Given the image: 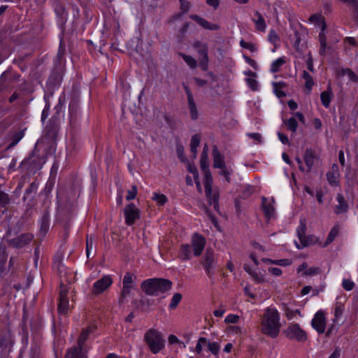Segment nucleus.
Wrapping results in <instances>:
<instances>
[{"instance_id":"obj_16","label":"nucleus","mask_w":358,"mask_h":358,"mask_svg":"<svg viewBox=\"0 0 358 358\" xmlns=\"http://www.w3.org/2000/svg\"><path fill=\"white\" fill-rule=\"evenodd\" d=\"M59 314L65 315L69 310L68 292L66 289H61L57 308Z\"/></svg>"},{"instance_id":"obj_44","label":"nucleus","mask_w":358,"mask_h":358,"mask_svg":"<svg viewBox=\"0 0 358 358\" xmlns=\"http://www.w3.org/2000/svg\"><path fill=\"white\" fill-rule=\"evenodd\" d=\"M136 278V276L129 272H127L125 273L123 281H122V285H128L130 287H134V279Z\"/></svg>"},{"instance_id":"obj_52","label":"nucleus","mask_w":358,"mask_h":358,"mask_svg":"<svg viewBox=\"0 0 358 358\" xmlns=\"http://www.w3.org/2000/svg\"><path fill=\"white\" fill-rule=\"evenodd\" d=\"M208 348L213 354H217L220 346L217 342L208 343Z\"/></svg>"},{"instance_id":"obj_56","label":"nucleus","mask_w":358,"mask_h":358,"mask_svg":"<svg viewBox=\"0 0 358 358\" xmlns=\"http://www.w3.org/2000/svg\"><path fill=\"white\" fill-rule=\"evenodd\" d=\"M243 57L245 62L247 64H248L250 66H252L254 69L257 70L258 69V64L255 59L249 57L248 56H247L245 55H243Z\"/></svg>"},{"instance_id":"obj_17","label":"nucleus","mask_w":358,"mask_h":358,"mask_svg":"<svg viewBox=\"0 0 358 358\" xmlns=\"http://www.w3.org/2000/svg\"><path fill=\"white\" fill-rule=\"evenodd\" d=\"M190 18L196 21L201 27L205 29L216 31L220 28L219 24L210 23L197 15H191Z\"/></svg>"},{"instance_id":"obj_41","label":"nucleus","mask_w":358,"mask_h":358,"mask_svg":"<svg viewBox=\"0 0 358 358\" xmlns=\"http://www.w3.org/2000/svg\"><path fill=\"white\" fill-rule=\"evenodd\" d=\"M240 45L243 48L249 50L251 52H257L258 51L257 45L253 43L246 42L243 39L240 41Z\"/></svg>"},{"instance_id":"obj_58","label":"nucleus","mask_w":358,"mask_h":358,"mask_svg":"<svg viewBox=\"0 0 358 358\" xmlns=\"http://www.w3.org/2000/svg\"><path fill=\"white\" fill-rule=\"evenodd\" d=\"M273 264L278 266H287L292 264V261L289 259H280L275 260V262H273Z\"/></svg>"},{"instance_id":"obj_32","label":"nucleus","mask_w":358,"mask_h":358,"mask_svg":"<svg viewBox=\"0 0 358 358\" xmlns=\"http://www.w3.org/2000/svg\"><path fill=\"white\" fill-rule=\"evenodd\" d=\"M338 233H339L338 225H335L334 227H333L331 228V231H329V233L328 234V237H327L323 247H326L329 244L332 243L334 241L335 238L338 235Z\"/></svg>"},{"instance_id":"obj_8","label":"nucleus","mask_w":358,"mask_h":358,"mask_svg":"<svg viewBox=\"0 0 358 358\" xmlns=\"http://www.w3.org/2000/svg\"><path fill=\"white\" fill-rule=\"evenodd\" d=\"M326 323V317L322 310H318L311 321L313 328L320 334L325 332Z\"/></svg>"},{"instance_id":"obj_62","label":"nucleus","mask_w":358,"mask_h":358,"mask_svg":"<svg viewBox=\"0 0 358 358\" xmlns=\"http://www.w3.org/2000/svg\"><path fill=\"white\" fill-rule=\"evenodd\" d=\"M180 2V8L183 12H187L189 9L190 4L185 0H179Z\"/></svg>"},{"instance_id":"obj_15","label":"nucleus","mask_w":358,"mask_h":358,"mask_svg":"<svg viewBox=\"0 0 358 358\" xmlns=\"http://www.w3.org/2000/svg\"><path fill=\"white\" fill-rule=\"evenodd\" d=\"M318 159L315 150H313L311 148H308L306 150L303 155V160L305 162L306 169V172H310L315 162Z\"/></svg>"},{"instance_id":"obj_46","label":"nucleus","mask_w":358,"mask_h":358,"mask_svg":"<svg viewBox=\"0 0 358 358\" xmlns=\"http://www.w3.org/2000/svg\"><path fill=\"white\" fill-rule=\"evenodd\" d=\"M268 41L273 45H275L278 42H279L280 37L274 29H271L269 31L268 34Z\"/></svg>"},{"instance_id":"obj_47","label":"nucleus","mask_w":358,"mask_h":358,"mask_svg":"<svg viewBox=\"0 0 358 358\" xmlns=\"http://www.w3.org/2000/svg\"><path fill=\"white\" fill-rule=\"evenodd\" d=\"M182 299V295L180 293H176L173 294L171 303L169 304V308L171 309H174L176 308V306L178 305L180 301Z\"/></svg>"},{"instance_id":"obj_40","label":"nucleus","mask_w":358,"mask_h":358,"mask_svg":"<svg viewBox=\"0 0 358 358\" xmlns=\"http://www.w3.org/2000/svg\"><path fill=\"white\" fill-rule=\"evenodd\" d=\"M50 225V215L45 213L43 215L41 220V229L43 232H47Z\"/></svg>"},{"instance_id":"obj_19","label":"nucleus","mask_w":358,"mask_h":358,"mask_svg":"<svg viewBox=\"0 0 358 358\" xmlns=\"http://www.w3.org/2000/svg\"><path fill=\"white\" fill-rule=\"evenodd\" d=\"M336 200L338 203L335 206V213L339 215L346 213L348 210V203L347 201L345 199L343 194L341 193H338L336 195Z\"/></svg>"},{"instance_id":"obj_43","label":"nucleus","mask_w":358,"mask_h":358,"mask_svg":"<svg viewBox=\"0 0 358 358\" xmlns=\"http://www.w3.org/2000/svg\"><path fill=\"white\" fill-rule=\"evenodd\" d=\"M180 55L190 68L195 69L196 67L197 62L194 57L184 53H180Z\"/></svg>"},{"instance_id":"obj_53","label":"nucleus","mask_w":358,"mask_h":358,"mask_svg":"<svg viewBox=\"0 0 358 358\" xmlns=\"http://www.w3.org/2000/svg\"><path fill=\"white\" fill-rule=\"evenodd\" d=\"M220 169L221 171H220V174L225 178V180L227 182H230V175L231 173V171L227 168V166H224V168H220Z\"/></svg>"},{"instance_id":"obj_57","label":"nucleus","mask_w":358,"mask_h":358,"mask_svg":"<svg viewBox=\"0 0 358 358\" xmlns=\"http://www.w3.org/2000/svg\"><path fill=\"white\" fill-rule=\"evenodd\" d=\"M246 83L249 87L252 89L253 91L258 90V83L254 78H246Z\"/></svg>"},{"instance_id":"obj_2","label":"nucleus","mask_w":358,"mask_h":358,"mask_svg":"<svg viewBox=\"0 0 358 358\" xmlns=\"http://www.w3.org/2000/svg\"><path fill=\"white\" fill-rule=\"evenodd\" d=\"M172 282L163 278H150L141 283V289L148 295L157 296L171 288Z\"/></svg>"},{"instance_id":"obj_45","label":"nucleus","mask_w":358,"mask_h":358,"mask_svg":"<svg viewBox=\"0 0 358 358\" xmlns=\"http://www.w3.org/2000/svg\"><path fill=\"white\" fill-rule=\"evenodd\" d=\"M344 306L341 303H336L334 309V322L337 321L343 315Z\"/></svg>"},{"instance_id":"obj_51","label":"nucleus","mask_w":358,"mask_h":358,"mask_svg":"<svg viewBox=\"0 0 358 358\" xmlns=\"http://www.w3.org/2000/svg\"><path fill=\"white\" fill-rule=\"evenodd\" d=\"M342 286L346 291H351L355 287V283L350 279H343Z\"/></svg>"},{"instance_id":"obj_20","label":"nucleus","mask_w":358,"mask_h":358,"mask_svg":"<svg viewBox=\"0 0 358 358\" xmlns=\"http://www.w3.org/2000/svg\"><path fill=\"white\" fill-rule=\"evenodd\" d=\"M95 327L89 326L83 329L78 339V348L80 350H86L85 343L87 340L89 335L94 331Z\"/></svg>"},{"instance_id":"obj_18","label":"nucleus","mask_w":358,"mask_h":358,"mask_svg":"<svg viewBox=\"0 0 358 358\" xmlns=\"http://www.w3.org/2000/svg\"><path fill=\"white\" fill-rule=\"evenodd\" d=\"M306 226L305 223L301 222L300 226L297 229V234L299 239L300 240L301 246L297 245L298 248L306 247L312 243L311 241L309 240V237L306 236Z\"/></svg>"},{"instance_id":"obj_33","label":"nucleus","mask_w":358,"mask_h":358,"mask_svg":"<svg viewBox=\"0 0 358 358\" xmlns=\"http://www.w3.org/2000/svg\"><path fill=\"white\" fill-rule=\"evenodd\" d=\"M302 77L305 80V87L309 93L315 84L313 78L306 71H303Z\"/></svg>"},{"instance_id":"obj_10","label":"nucleus","mask_w":358,"mask_h":358,"mask_svg":"<svg viewBox=\"0 0 358 358\" xmlns=\"http://www.w3.org/2000/svg\"><path fill=\"white\" fill-rule=\"evenodd\" d=\"M202 265L208 274H210L217 265V259L213 250H206L203 257Z\"/></svg>"},{"instance_id":"obj_5","label":"nucleus","mask_w":358,"mask_h":358,"mask_svg":"<svg viewBox=\"0 0 358 358\" xmlns=\"http://www.w3.org/2000/svg\"><path fill=\"white\" fill-rule=\"evenodd\" d=\"M194 48L199 55V62L201 69L207 71L208 69V47L207 43H202L200 41H196L193 44Z\"/></svg>"},{"instance_id":"obj_23","label":"nucleus","mask_w":358,"mask_h":358,"mask_svg":"<svg viewBox=\"0 0 358 358\" xmlns=\"http://www.w3.org/2000/svg\"><path fill=\"white\" fill-rule=\"evenodd\" d=\"M87 350L73 347L66 352L65 358H87Z\"/></svg>"},{"instance_id":"obj_63","label":"nucleus","mask_w":358,"mask_h":358,"mask_svg":"<svg viewBox=\"0 0 358 358\" xmlns=\"http://www.w3.org/2000/svg\"><path fill=\"white\" fill-rule=\"evenodd\" d=\"M268 272L275 276H279L282 274V271L278 267H270L268 268Z\"/></svg>"},{"instance_id":"obj_7","label":"nucleus","mask_w":358,"mask_h":358,"mask_svg":"<svg viewBox=\"0 0 358 358\" xmlns=\"http://www.w3.org/2000/svg\"><path fill=\"white\" fill-rule=\"evenodd\" d=\"M45 162L40 157L34 150L31 155L24 159L20 164V166L27 167L29 169H39L42 167Z\"/></svg>"},{"instance_id":"obj_24","label":"nucleus","mask_w":358,"mask_h":358,"mask_svg":"<svg viewBox=\"0 0 358 358\" xmlns=\"http://www.w3.org/2000/svg\"><path fill=\"white\" fill-rule=\"evenodd\" d=\"M255 18L253 19V22H255L256 29L259 31L264 32L266 29V24L264 17L258 11L255 13Z\"/></svg>"},{"instance_id":"obj_54","label":"nucleus","mask_w":358,"mask_h":358,"mask_svg":"<svg viewBox=\"0 0 358 358\" xmlns=\"http://www.w3.org/2000/svg\"><path fill=\"white\" fill-rule=\"evenodd\" d=\"M137 194V188L135 185L132 186L131 188L127 192L126 199L130 201L134 199Z\"/></svg>"},{"instance_id":"obj_9","label":"nucleus","mask_w":358,"mask_h":358,"mask_svg":"<svg viewBox=\"0 0 358 358\" xmlns=\"http://www.w3.org/2000/svg\"><path fill=\"white\" fill-rule=\"evenodd\" d=\"M113 283V279L110 275H104L96 281L92 286V292L98 295L106 290Z\"/></svg>"},{"instance_id":"obj_60","label":"nucleus","mask_w":358,"mask_h":358,"mask_svg":"<svg viewBox=\"0 0 358 358\" xmlns=\"http://www.w3.org/2000/svg\"><path fill=\"white\" fill-rule=\"evenodd\" d=\"M200 143V136L198 134H194L190 142V147H199Z\"/></svg>"},{"instance_id":"obj_48","label":"nucleus","mask_w":358,"mask_h":358,"mask_svg":"<svg viewBox=\"0 0 358 358\" xmlns=\"http://www.w3.org/2000/svg\"><path fill=\"white\" fill-rule=\"evenodd\" d=\"M343 75L347 76L350 81L358 83V76L351 69L343 70Z\"/></svg>"},{"instance_id":"obj_21","label":"nucleus","mask_w":358,"mask_h":358,"mask_svg":"<svg viewBox=\"0 0 358 358\" xmlns=\"http://www.w3.org/2000/svg\"><path fill=\"white\" fill-rule=\"evenodd\" d=\"M213 166L215 169L224 168L225 166L224 157L218 150L216 145L213 148Z\"/></svg>"},{"instance_id":"obj_30","label":"nucleus","mask_w":358,"mask_h":358,"mask_svg":"<svg viewBox=\"0 0 358 358\" xmlns=\"http://www.w3.org/2000/svg\"><path fill=\"white\" fill-rule=\"evenodd\" d=\"M208 148L207 145H205L203 148V151L201 155V169L202 171H206L208 169Z\"/></svg>"},{"instance_id":"obj_28","label":"nucleus","mask_w":358,"mask_h":358,"mask_svg":"<svg viewBox=\"0 0 358 358\" xmlns=\"http://www.w3.org/2000/svg\"><path fill=\"white\" fill-rule=\"evenodd\" d=\"M12 345V340L10 334L7 332L4 334L0 335V347L3 349H7Z\"/></svg>"},{"instance_id":"obj_13","label":"nucleus","mask_w":358,"mask_h":358,"mask_svg":"<svg viewBox=\"0 0 358 358\" xmlns=\"http://www.w3.org/2000/svg\"><path fill=\"white\" fill-rule=\"evenodd\" d=\"M184 89L187 96V104L190 113V117L192 120H196L199 117V112L194 99V96L188 87L185 86Z\"/></svg>"},{"instance_id":"obj_36","label":"nucleus","mask_w":358,"mask_h":358,"mask_svg":"<svg viewBox=\"0 0 358 358\" xmlns=\"http://www.w3.org/2000/svg\"><path fill=\"white\" fill-rule=\"evenodd\" d=\"M208 202L210 205H213L214 209L217 210L219 208L218 205V199H219V194L217 192H213L212 194L209 195V196H206Z\"/></svg>"},{"instance_id":"obj_31","label":"nucleus","mask_w":358,"mask_h":358,"mask_svg":"<svg viewBox=\"0 0 358 358\" xmlns=\"http://www.w3.org/2000/svg\"><path fill=\"white\" fill-rule=\"evenodd\" d=\"M286 63L285 57H281L274 60L271 64L270 71L271 73L278 72L281 66Z\"/></svg>"},{"instance_id":"obj_3","label":"nucleus","mask_w":358,"mask_h":358,"mask_svg":"<svg viewBox=\"0 0 358 358\" xmlns=\"http://www.w3.org/2000/svg\"><path fill=\"white\" fill-rule=\"evenodd\" d=\"M143 339L152 354H157L165 348V341L162 333L155 329L146 331Z\"/></svg>"},{"instance_id":"obj_6","label":"nucleus","mask_w":358,"mask_h":358,"mask_svg":"<svg viewBox=\"0 0 358 358\" xmlns=\"http://www.w3.org/2000/svg\"><path fill=\"white\" fill-rule=\"evenodd\" d=\"M286 337L298 342H304L307 340V334L298 324H289L285 331Z\"/></svg>"},{"instance_id":"obj_42","label":"nucleus","mask_w":358,"mask_h":358,"mask_svg":"<svg viewBox=\"0 0 358 358\" xmlns=\"http://www.w3.org/2000/svg\"><path fill=\"white\" fill-rule=\"evenodd\" d=\"M33 238L31 234H24L20 235L17 238V244L19 247H22L24 245L29 243Z\"/></svg>"},{"instance_id":"obj_35","label":"nucleus","mask_w":358,"mask_h":358,"mask_svg":"<svg viewBox=\"0 0 358 358\" xmlns=\"http://www.w3.org/2000/svg\"><path fill=\"white\" fill-rule=\"evenodd\" d=\"M285 86V83L283 82L273 83V90L278 97L281 98L286 96V94L282 91Z\"/></svg>"},{"instance_id":"obj_1","label":"nucleus","mask_w":358,"mask_h":358,"mask_svg":"<svg viewBox=\"0 0 358 358\" xmlns=\"http://www.w3.org/2000/svg\"><path fill=\"white\" fill-rule=\"evenodd\" d=\"M280 313L276 308L268 307L261 320V331L264 335L276 338L280 329Z\"/></svg>"},{"instance_id":"obj_55","label":"nucleus","mask_w":358,"mask_h":358,"mask_svg":"<svg viewBox=\"0 0 358 358\" xmlns=\"http://www.w3.org/2000/svg\"><path fill=\"white\" fill-rule=\"evenodd\" d=\"M93 239L92 237L87 236L86 239V253L87 257H90V252L93 250Z\"/></svg>"},{"instance_id":"obj_37","label":"nucleus","mask_w":358,"mask_h":358,"mask_svg":"<svg viewBox=\"0 0 358 358\" xmlns=\"http://www.w3.org/2000/svg\"><path fill=\"white\" fill-rule=\"evenodd\" d=\"M10 202V196L0 187V206L6 208Z\"/></svg>"},{"instance_id":"obj_39","label":"nucleus","mask_w":358,"mask_h":358,"mask_svg":"<svg viewBox=\"0 0 358 358\" xmlns=\"http://www.w3.org/2000/svg\"><path fill=\"white\" fill-rule=\"evenodd\" d=\"M24 130H21V131L15 133L12 136L11 142L9 145V148L15 146L20 141V140L24 137Z\"/></svg>"},{"instance_id":"obj_26","label":"nucleus","mask_w":358,"mask_h":358,"mask_svg":"<svg viewBox=\"0 0 358 358\" xmlns=\"http://www.w3.org/2000/svg\"><path fill=\"white\" fill-rule=\"evenodd\" d=\"M178 257L182 261H187L190 259L192 257V249L190 245L188 244L182 245L180 248Z\"/></svg>"},{"instance_id":"obj_50","label":"nucleus","mask_w":358,"mask_h":358,"mask_svg":"<svg viewBox=\"0 0 358 358\" xmlns=\"http://www.w3.org/2000/svg\"><path fill=\"white\" fill-rule=\"evenodd\" d=\"M240 317L238 315L229 314L225 319L224 322L227 324H236L238 322Z\"/></svg>"},{"instance_id":"obj_11","label":"nucleus","mask_w":358,"mask_h":358,"mask_svg":"<svg viewBox=\"0 0 358 358\" xmlns=\"http://www.w3.org/2000/svg\"><path fill=\"white\" fill-rule=\"evenodd\" d=\"M126 224L131 226L134 224L136 220L139 218V210L133 203L125 206L124 210Z\"/></svg>"},{"instance_id":"obj_22","label":"nucleus","mask_w":358,"mask_h":358,"mask_svg":"<svg viewBox=\"0 0 358 358\" xmlns=\"http://www.w3.org/2000/svg\"><path fill=\"white\" fill-rule=\"evenodd\" d=\"M333 96V92L331 85L330 83L328 84L327 90L321 93L320 99L322 104L327 108L330 103L331 101V98Z\"/></svg>"},{"instance_id":"obj_59","label":"nucleus","mask_w":358,"mask_h":358,"mask_svg":"<svg viewBox=\"0 0 358 358\" xmlns=\"http://www.w3.org/2000/svg\"><path fill=\"white\" fill-rule=\"evenodd\" d=\"M251 276L257 283H262L264 282V275L261 273L254 271Z\"/></svg>"},{"instance_id":"obj_27","label":"nucleus","mask_w":358,"mask_h":358,"mask_svg":"<svg viewBox=\"0 0 358 358\" xmlns=\"http://www.w3.org/2000/svg\"><path fill=\"white\" fill-rule=\"evenodd\" d=\"M334 167L336 168V165L334 164L332 167V169H334ZM338 176H339V173L336 169L332 170V171L328 172L327 173V180H328L329 185H331V186H338Z\"/></svg>"},{"instance_id":"obj_64","label":"nucleus","mask_w":358,"mask_h":358,"mask_svg":"<svg viewBox=\"0 0 358 358\" xmlns=\"http://www.w3.org/2000/svg\"><path fill=\"white\" fill-rule=\"evenodd\" d=\"M278 138L279 140L285 145L286 144H288L289 143V139L287 138V136H285V134H283L281 132H278Z\"/></svg>"},{"instance_id":"obj_61","label":"nucleus","mask_w":358,"mask_h":358,"mask_svg":"<svg viewBox=\"0 0 358 358\" xmlns=\"http://www.w3.org/2000/svg\"><path fill=\"white\" fill-rule=\"evenodd\" d=\"M319 273V268L315 267H311L310 268H307L303 275H313L317 274Z\"/></svg>"},{"instance_id":"obj_14","label":"nucleus","mask_w":358,"mask_h":358,"mask_svg":"<svg viewBox=\"0 0 358 358\" xmlns=\"http://www.w3.org/2000/svg\"><path fill=\"white\" fill-rule=\"evenodd\" d=\"M192 245L194 250V255L196 257L200 256L206 245V240L204 237L199 234H194L192 238Z\"/></svg>"},{"instance_id":"obj_12","label":"nucleus","mask_w":358,"mask_h":358,"mask_svg":"<svg viewBox=\"0 0 358 358\" xmlns=\"http://www.w3.org/2000/svg\"><path fill=\"white\" fill-rule=\"evenodd\" d=\"M275 201L273 199L262 198V208L264 216L267 220L274 218L275 216V210L274 206Z\"/></svg>"},{"instance_id":"obj_38","label":"nucleus","mask_w":358,"mask_h":358,"mask_svg":"<svg viewBox=\"0 0 358 358\" xmlns=\"http://www.w3.org/2000/svg\"><path fill=\"white\" fill-rule=\"evenodd\" d=\"M134 287H130L128 285H123L121 290V294L119 299L120 303H123L124 299L130 296L131 290Z\"/></svg>"},{"instance_id":"obj_4","label":"nucleus","mask_w":358,"mask_h":358,"mask_svg":"<svg viewBox=\"0 0 358 358\" xmlns=\"http://www.w3.org/2000/svg\"><path fill=\"white\" fill-rule=\"evenodd\" d=\"M308 21L315 24V26H318L321 28V31L318 35L320 42L319 54L324 56L326 55L327 48V37L324 34V31L327 28L324 17L321 14L316 13L310 16Z\"/></svg>"},{"instance_id":"obj_29","label":"nucleus","mask_w":358,"mask_h":358,"mask_svg":"<svg viewBox=\"0 0 358 358\" xmlns=\"http://www.w3.org/2000/svg\"><path fill=\"white\" fill-rule=\"evenodd\" d=\"M152 199L155 201L159 206H163L168 202V198L165 194L156 192L152 193Z\"/></svg>"},{"instance_id":"obj_34","label":"nucleus","mask_w":358,"mask_h":358,"mask_svg":"<svg viewBox=\"0 0 358 358\" xmlns=\"http://www.w3.org/2000/svg\"><path fill=\"white\" fill-rule=\"evenodd\" d=\"M283 124L287 127V129L293 133L296 132L298 127V123L295 117L283 120Z\"/></svg>"},{"instance_id":"obj_25","label":"nucleus","mask_w":358,"mask_h":358,"mask_svg":"<svg viewBox=\"0 0 358 358\" xmlns=\"http://www.w3.org/2000/svg\"><path fill=\"white\" fill-rule=\"evenodd\" d=\"M204 173L205 181H204V188L206 196H209V195L212 194V189H213V178L210 174L209 169L206 171H203Z\"/></svg>"},{"instance_id":"obj_49","label":"nucleus","mask_w":358,"mask_h":358,"mask_svg":"<svg viewBox=\"0 0 358 358\" xmlns=\"http://www.w3.org/2000/svg\"><path fill=\"white\" fill-rule=\"evenodd\" d=\"M208 343V340L205 337H201L199 338L196 345L195 347V352L197 354H200L203 350V345H206Z\"/></svg>"}]
</instances>
